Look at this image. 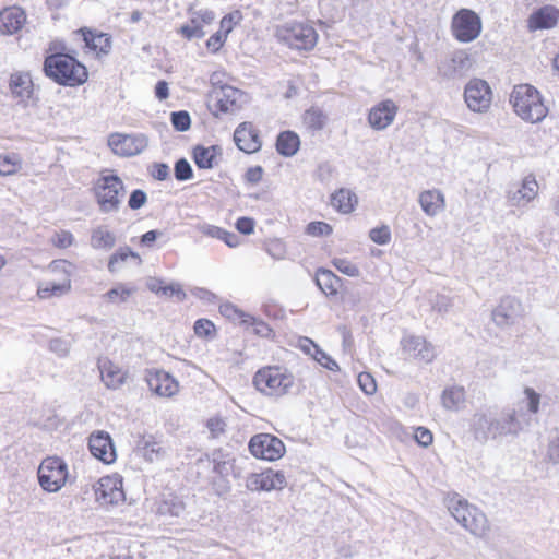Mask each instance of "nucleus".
<instances>
[{
	"instance_id": "nucleus-1",
	"label": "nucleus",
	"mask_w": 559,
	"mask_h": 559,
	"mask_svg": "<svg viewBox=\"0 0 559 559\" xmlns=\"http://www.w3.org/2000/svg\"><path fill=\"white\" fill-rule=\"evenodd\" d=\"M46 76L60 85L78 86L87 81L88 73L84 64L67 53H52L45 58Z\"/></svg>"
},
{
	"instance_id": "nucleus-2",
	"label": "nucleus",
	"mask_w": 559,
	"mask_h": 559,
	"mask_svg": "<svg viewBox=\"0 0 559 559\" xmlns=\"http://www.w3.org/2000/svg\"><path fill=\"white\" fill-rule=\"evenodd\" d=\"M510 104L515 114L526 122L538 123L548 114L540 93L530 84L515 85L510 95Z\"/></svg>"
},
{
	"instance_id": "nucleus-3",
	"label": "nucleus",
	"mask_w": 559,
	"mask_h": 559,
	"mask_svg": "<svg viewBox=\"0 0 559 559\" xmlns=\"http://www.w3.org/2000/svg\"><path fill=\"white\" fill-rule=\"evenodd\" d=\"M448 509L455 521L473 536L483 538L489 532L486 514L467 500L455 496L449 500Z\"/></svg>"
},
{
	"instance_id": "nucleus-4",
	"label": "nucleus",
	"mask_w": 559,
	"mask_h": 559,
	"mask_svg": "<svg viewBox=\"0 0 559 559\" xmlns=\"http://www.w3.org/2000/svg\"><path fill=\"white\" fill-rule=\"evenodd\" d=\"M274 36L280 43L296 50H311L318 41L314 27L299 21H288L277 25Z\"/></svg>"
},
{
	"instance_id": "nucleus-5",
	"label": "nucleus",
	"mask_w": 559,
	"mask_h": 559,
	"mask_svg": "<svg viewBox=\"0 0 559 559\" xmlns=\"http://www.w3.org/2000/svg\"><path fill=\"white\" fill-rule=\"evenodd\" d=\"M294 383V376L280 366L263 367L253 377L255 389L267 396H283L289 392Z\"/></svg>"
},
{
	"instance_id": "nucleus-6",
	"label": "nucleus",
	"mask_w": 559,
	"mask_h": 559,
	"mask_svg": "<svg viewBox=\"0 0 559 559\" xmlns=\"http://www.w3.org/2000/svg\"><path fill=\"white\" fill-rule=\"evenodd\" d=\"M95 192L102 212H117L124 195V186L117 175L103 176L97 181Z\"/></svg>"
},
{
	"instance_id": "nucleus-7",
	"label": "nucleus",
	"mask_w": 559,
	"mask_h": 559,
	"mask_svg": "<svg viewBox=\"0 0 559 559\" xmlns=\"http://www.w3.org/2000/svg\"><path fill=\"white\" fill-rule=\"evenodd\" d=\"M68 467L63 460L57 456L46 457L38 467V481L48 492H57L64 486Z\"/></svg>"
},
{
	"instance_id": "nucleus-8",
	"label": "nucleus",
	"mask_w": 559,
	"mask_h": 559,
	"mask_svg": "<svg viewBox=\"0 0 559 559\" xmlns=\"http://www.w3.org/2000/svg\"><path fill=\"white\" fill-rule=\"evenodd\" d=\"M481 32L480 17L472 10L461 9L452 19L453 36L461 43H469Z\"/></svg>"
},
{
	"instance_id": "nucleus-9",
	"label": "nucleus",
	"mask_w": 559,
	"mask_h": 559,
	"mask_svg": "<svg viewBox=\"0 0 559 559\" xmlns=\"http://www.w3.org/2000/svg\"><path fill=\"white\" fill-rule=\"evenodd\" d=\"M464 100L472 111L487 112L492 102L491 87L485 80L472 79L464 88Z\"/></svg>"
},
{
	"instance_id": "nucleus-10",
	"label": "nucleus",
	"mask_w": 559,
	"mask_h": 559,
	"mask_svg": "<svg viewBox=\"0 0 559 559\" xmlns=\"http://www.w3.org/2000/svg\"><path fill=\"white\" fill-rule=\"evenodd\" d=\"M249 450L257 459L276 461L284 455L285 445L280 438L273 435L259 433L250 439Z\"/></svg>"
},
{
	"instance_id": "nucleus-11",
	"label": "nucleus",
	"mask_w": 559,
	"mask_h": 559,
	"mask_svg": "<svg viewBox=\"0 0 559 559\" xmlns=\"http://www.w3.org/2000/svg\"><path fill=\"white\" fill-rule=\"evenodd\" d=\"M286 485L285 474L272 468L261 473H252L246 479V487L250 491L282 490Z\"/></svg>"
},
{
	"instance_id": "nucleus-12",
	"label": "nucleus",
	"mask_w": 559,
	"mask_h": 559,
	"mask_svg": "<svg viewBox=\"0 0 559 559\" xmlns=\"http://www.w3.org/2000/svg\"><path fill=\"white\" fill-rule=\"evenodd\" d=\"M148 141L144 134H111L108 145L116 155L134 156L147 147Z\"/></svg>"
},
{
	"instance_id": "nucleus-13",
	"label": "nucleus",
	"mask_w": 559,
	"mask_h": 559,
	"mask_svg": "<svg viewBox=\"0 0 559 559\" xmlns=\"http://www.w3.org/2000/svg\"><path fill=\"white\" fill-rule=\"evenodd\" d=\"M94 490L96 500L102 504H117L124 500L122 478L117 474L102 477Z\"/></svg>"
},
{
	"instance_id": "nucleus-14",
	"label": "nucleus",
	"mask_w": 559,
	"mask_h": 559,
	"mask_svg": "<svg viewBox=\"0 0 559 559\" xmlns=\"http://www.w3.org/2000/svg\"><path fill=\"white\" fill-rule=\"evenodd\" d=\"M471 430L475 439L480 442L501 437L498 417L490 412L475 413L472 418Z\"/></svg>"
},
{
	"instance_id": "nucleus-15",
	"label": "nucleus",
	"mask_w": 559,
	"mask_h": 559,
	"mask_svg": "<svg viewBox=\"0 0 559 559\" xmlns=\"http://www.w3.org/2000/svg\"><path fill=\"white\" fill-rule=\"evenodd\" d=\"M402 350L412 359L430 364L436 357V350L426 338L416 335H404L401 340Z\"/></svg>"
},
{
	"instance_id": "nucleus-16",
	"label": "nucleus",
	"mask_w": 559,
	"mask_h": 559,
	"mask_svg": "<svg viewBox=\"0 0 559 559\" xmlns=\"http://www.w3.org/2000/svg\"><path fill=\"white\" fill-rule=\"evenodd\" d=\"M523 316L522 304L514 297H504L492 311V320L500 328H508L519 322Z\"/></svg>"
},
{
	"instance_id": "nucleus-17",
	"label": "nucleus",
	"mask_w": 559,
	"mask_h": 559,
	"mask_svg": "<svg viewBox=\"0 0 559 559\" xmlns=\"http://www.w3.org/2000/svg\"><path fill=\"white\" fill-rule=\"evenodd\" d=\"M88 449L94 457L105 464H111L116 461V449L110 435L106 431L98 430L91 433Z\"/></svg>"
},
{
	"instance_id": "nucleus-18",
	"label": "nucleus",
	"mask_w": 559,
	"mask_h": 559,
	"mask_svg": "<svg viewBox=\"0 0 559 559\" xmlns=\"http://www.w3.org/2000/svg\"><path fill=\"white\" fill-rule=\"evenodd\" d=\"M397 109L396 104L391 99L380 102L369 110L370 127L377 131L385 130L393 123Z\"/></svg>"
},
{
	"instance_id": "nucleus-19",
	"label": "nucleus",
	"mask_w": 559,
	"mask_h": 559,
	"mask_svg": "<svg viewBox=\"0 0 559 559\" xmlns=\"http://www.w3.org/2000/svg\"><path fill=\"white\" fill-rule=\"evenodd\" d=\"M146 382L151 391L159 396L170 397L178 392L177 380L164 370H153L147 373Z\"/></svg>"
},
{
	"instance_id": "nucleus-20",
	"label": "nucleus",
	"mask_w": 559,
	"mask_h": 559,
	"mask_svg": "<svg viewBox=\"0 0 559 559\" xmlns=\"http://www.w3.org/2000/svg\"><path fill=\"white\" fill-rule=\"evenodd\" d=\"M234 141L240 151L248 154L258 152L262 145L259 132L251 122H242L237 127Z\"/></svg>"
},
{
	"instance_id": "nucleus-21",
	"label": "nucleus",
	"mask_w": 559,
	"mask_h": 559,
	"mask_svg": "<svg viewBox=\"0 0 559 559\" xmlns=\"http://www.w3.org/2000/svg\"><path fill=\"white\" fill-rule=\"evenodd\" d=\"M472 67V61L464 51L455 52L450 59L442 61L438 71L445 79H457L465 75Z\"/></svg>"
},
{
	"instance_id": "nucleus-22",
	"label": "nucleus",
	"mask_w": 559,
	"mask_h": 559,
	"mask_svg": "<svg viewBox=\"0 0 559 559\" xmlns=\"http://www.w3.org/2000/svg\"><path fill=\"white\" fill-rule=\"evenodd\" d=\"M559 20V10L554 5H544L535 10L527 19L530 32L554 28Z\"/></svg>"
},
{
	"instance_id": "nucleus-23",
	"label": "nucleus",
	"mask_w": 559,
	"mask_h": 559,
	"mask_svg": "<svg viewBox=\"0 0 559 559\" xmlns=\"http://www.w3.org/2000/svg\"><path fill=\"white\" fill-rule=\"evenodd\" d=\"M242 94L239 90L224 85L214 88L211 93V99L216 103V107L221 112H235L239 109L238 102Z\"/></svg>"
},
{
	"instance_id": "nucleus-24",
	"label": "nucleus",
	"mask_w": 559,
	"mask_h": 559,
	"mask_svg": "<svg viewBox=\"0 0 559 559\" xmlns=\"http://www.w3.org/2000/svg\"><path fill=\"white\" fill-rule=\"evenodd\" d=\"M26 22L25 12L17 7L4 9L0 12V32L12 35L22 29Z\"/></svg>"
},
{
	"instance_id": "nucleus-25",
	"label": "nucleus",
	"mask_w": 559,
	"mask_h": 559,
	"mask_svg": "<svg viewBox=\"0 0 559 559\" xmlns=\"http://www.w3.org/2000/svg\"><path fill=\"white\" fill-rule=\"evenodd\" d=\"M33 80L28 72H15L10 76L9 87L13 97L26 105L33 95Z\"/></svg>"
},
{
	"instance_id": "nucleus-26",
	"label": "nucleus",
	"mask_w": 559,
	"mask_h": 559,
	"mask_svg": "<svg viewBox=\"0 0 559 559\" xmlns=\"http://www.w3.org/2000/svg\"><path fill=\"white\" fill-rule=\"evenodd\" d=\"M421 210L428 216H436L445 207L443 193L438 189L425 190L418 197Z\"/></svg>"
},
{
	"instance_id": "nucleus-27",
	"label": "nucleus",
	"mask_w": 559,
	"mask_h": 559,
	"mask_svg": "<svg viewBox=\"0 0 559 559\" xmlns=\"http://www.w3.org/2000/svg\"><path fill=\"white\" fill-rule=\"evenodd\" d=\"M538 194V183L534 175H528L522 180L521 187L510 193L509 199L514 205H525L532 202Z\"/></svg>"
},
{
	"instance_id": "nucleus-28",
	"label": "nucleus",
	"mask_w": 559,
	"mask_h": 559,
	"mask_svg": "<svg viewBox=\"0 0 559 559\" xmlns=\"http://www.w3.org/2000/svg\"><path fill=\"white\" fill-rule=\"evenodd\" d=\"M100 378L108 389L120 388L126 380L127 373L110 360H102L98 365Z\"/></svg>"
},
{
	"instance_id": "nucleus-29",
	"label": "nucleus",
	"mask_w": 559,
	"mask_h": 559,
	"mask_svg": "<svg viewBox=\"0 0 559 559\" xmlns=\"http://www.w3.org/2000/svg\"><path fill=\"white\" fill-rule=\"evenodd\" d=\"M466 392L461 385L447 386L441 394V404L447 411L459 412L465 407Z\"/></svg>"
},
{
	"instance_id": "nucleus-30",
	"label": "nucleus",
	"mask_w": 559,
	"mask_h": 559,
	"mask_svg": "<svg viewBox=\"0 0 559 559\" xmlns=\"http://www.w3.org/2000/svg\"><path fill=\"white\" fill-rule=\"evenodd\" d=\"M331 204L340 213L349 214L358 204V197L349 189L341 188L331 195Z\"/></svg>"
},
{
	"instance_id": "nucleus-31",
	"label": "nucleus",
	"mask_w": 559,
	"mask_h": 559,
	"mask_svg": "<svg viewBox=\"0 0 559 559\" xmlns=\"http://www.w3.org/2000/svg\"><path fill=\"white\" fill-rule=\"evenodd\" d=\"M300 146V140L297 133L293 131H283L276 140L277 152L286 157L294 156Z\"/></svg>"
},
{
	"instance_id": "nucleus-32",
	"label": "nucleus",
	"mask_w": 559,
	"mask_h": 559,
	"mask_svg": "<svg viewBox=\"0 0 559 559\" xmlns=\"http://www.w3.org/2000/svg\"><path fill=\"white\" fill-rule=\"evenodd\" d=\"M146 461H158L165 455V450L153 436H143L136 443Z\"/></svg>"
},
{
	"instance_id": "nucleus-33",
	"label": "nucleus",
	"mask_w": 559,
	"mask_h": 559,
	"mask_svg": "<svg viewBox=\"0 0 559 559\" xmlns=\"http://www.w3.org/2000/svg\"><path fill=\"white\" fill-rule=\"evenodd\" d=\"M186 506L183 501L171 493L164 495L158 502L157 512L165 516H180L185 512Z\"/></svg>"
},
{
	"instance_id": "nucleus-34",
	"label": "nucleus",
	"mask_w": 559,
	"mask_h": 559,
	"mask_svg": "<svg viewBox=\"0 0 559 559\" xmlns=\"http://www.w3.org/2000/svg\"><path fill=\"white\" fill-rule=\"evenodd\" d=\"M316 283L326 296L336 295L341 285V278L332 271L322 269L317 272Z\"/></svg>"
},
{
	"instance_id": "nucleus-35",
	"label": "nucleus",
	"mask_w": 559,
	"mask_h": 559,
	"mask_svg": "<svg viewBox=\"0 0 559 559\" xmlns=\"http://www.w3.org/2000/svg\"><path fill=\"white\" fill-rule=\"evenodd\" d=\"M302 123L310 132L321 131L328 123V116L322 109L311 107L302 115Z\"/></svg>"
},
{
	"instance_id": "nucleus-36",
	"label": "nucleus",
	"mask_w": 559,
	"mask_h": 559,
	"mask_svg": "<svg viewBox=\"0 0 559 559\" xmlns=\"http://www.w3.org/2000/svg\"><path fill=\"white\" fill-rule=\"evenodd\" d=\"M217 146H197L193 150V159L199 168L211 169L216 164Z\"/></svg>"
},
{
	"instance_id": "nucleus-37",
	"label": "nucleus",
	"mask_w": 559,
	"mask_h": 559,
	"mask_svg": "<svg viewBox=\"0 0 559 559\" xmlns=\"http://www.w3.org/2000/svg\"><path fill=\"white\" fill-rule=\"evenodd\" d=\"M83 39L85 41L86 47H88L93 51L108 53L111 47L110 37H108V35L104 33L95 34L92 31H86L83 32Z\"/></svg>"
},
{
	"instance_id": "nucleus-38",
	"label": "nucleus",
	"mask_w": 559,
	"mask_h": 559,
	"mask_svg": "<svg viewBox=\"0 0 559 559\" xmlns=\"http://www.w3.org/2000/svg\"><path fill=\"white\" fill-rule=\"evenodd\" d=\"M501 436L516 435L522 430V421L515 411H508L498 417Z\"/></svg>"
},
{
	"instance_id": "nucleus-39",
	"label": "nucleus",
	"mask_w": 559,
	"mask_h": 559,
	"mask_svg": "<svg viewBox=\"0 0 559 559\" xmlns=\"http://www.w3.org/2000/svg\"><path fill=\"white\" fill-rule=\"evenodd\" d=\"M116 243L115 235L105 227L93 230L91 245L95 249H111Z\"/></svg>"
},
{
	"instance_id": "nucleus-40",
	"label": "nucleus",
	"mask_w": 559,
	"mask_h": 559,
	"mask_svg": "<svg viewBox=\"0 0 559 559\" xmlns=\"http://www.w3.org/2000/svg\"><path fill=\"white\" fill-rule=\"evenodd\" d=\"M22 168V159L17 154L0 155V176H12Z\"/></svg>"
},
{
	"instance_id": "nucleus-41",
	"label": "nucleus",
	"mask_w": 559,
	"mask_h": 559,
	"mask_svg": "<svg viewBox=\"0 0 559 559\" xmlns=\"http://www.w3.org/2000/svg\"><path fill=\"white\" fill-rule=\"evenodd\" d=\"M71 288L70 281H66L62 284L57 283H46L38 287L37 295L41 299L49 298L51 296H61L68 293Z\"/></svg>"
},
{
	"instance_id": "nucleus-42",
	"label": "nucleus",
	"mask_w": 559,
	"mask_h": 559,
	"mask_svg": "<svg viewBox=\"0 0 559 559\" xmlns=\"http://www.w3.org/2000/svg\"><path fill=\"white\" fill-rule=\"evenodd\" d=\"M204 25L199 17L193 16L189 23L182 25L179 33L187 39H199L205 35Z\"/></svg>"
},
{
	"instance_id": "nucleus-43",
	"label": "nucleus",
	"mask_w": 559,
	"mask_h": 559,
	"mask_svg": "<svg viewBox=\"0 0 559 559\" xmlns=\"http://www.w3.org/2000/svg\"><path fill=\"white\" fill-rule=\"evenodd\" d=\"M311 346L313 347L312 357L316 361H318L322 367L331 370L336 371L338 370L337 362L329 356L325 352H323L321 348H319L318 345H316L312 341L308 340Z\"/></svg>"
},
{
	"instance_id": "nucleus-44",
	"label": "nucleus",
	"mask_w": 559,
	"mask_h": 559,
	"mask_svg": "<svg viewBox=\"0 0 559 559\" xmlns=\"http://www.w3.org/2000/svg\"><path fill=\"white\" fill-rule=\"evenodd\" d=\"M134 288L127 287L123 284H119L116 287L111 288L105 294V297L110 302H124L128 298L134 293Z\"/></svg>"
},
{
	"instance_id": "nucleus-45",
	"label": "nucleus",
	"mask_w": 559,
	"mask_h": 559,
	"mask_svg": "<svg viewBox=\"0 0 559 559\" xmlns=\"http://www.w3.org/2000/svg\"><path fill=\"white\" fill-rule=\"evenodd\" d=\"M129 257L139 258V255L135 252H133L128 247L121 248L119 251L114 253L110 257L109 262H108V270H109V272H111V273L116 272L117 271V266L120 263L124 262Z\"/></svg>"
},
{
	"instance_id": "nucleus-46",
	"label": "nucleus",
	"mask_w": 559,
	"mask_h": 559,
	"mask_svg": "<svg viewBox=\"0 0 559 559\" xmlns=\"http://www.w3.org/2000/svg\"><path fill=\"white\" fill-rule=\"evenodd\" d=\"M524 401L526 402L527 411L531 414H537L539 412V405L542 396L533 388L525 386L523 390Z\"/></svg>"
},
{
	"instance_id": "nucleus-47",
	"label": "nucleus",
	"mask_w": 559,
	"mask_h": 559,
	"mask_svg": "<svg viewBox=\"0 0 559 559\" xmlns=\"http://www.w3.org/2000/svg\"><path fill=\"white\" fill-rule=\"evenodd\" d=\"M332 263L337 271L347 276L357 277L360 274L358 266L346 259L336 258Z\"/></svg>"
},
{
	"instance_id": "nucleus-48",
	"label": "nucleus",
	"mask_w": 559,
	"mask_h": 559,
	"mask_svg": "<svg viewBox=\"0 0 559 559\" xmlns=\"http://www.w3.org/2000/svg\"><path fill=\"white\" fill-rule=\"evenodd\" d=\"M369 238L377 245H386L391 241V230L386 225L372 228L369 231Z\"/></svg>"
},
{
	"instance_id": "nucleus-49",
	"label": "nucleus",
	"mask_w": 559,
	"mask_h": 559,
	"mask_svg": "<svg viewBox=\"0 0 559 559\" xmlns=\"http://www.w3.org/2000/svg\"><path fill=\"white\" fill-rule=\"evenodd\" d=\"M171 123L177 131H187L191 126L190 115L183 110L175 111L171 114Z\"/></svg>"
},
{
	"instance_id": "nucleus-50",
	"label": "nucleus",
	"mask_w": 559,
	"mask_h": 559,
	"mask_svg": "<svg viewBox=\"0 0 559 559\" xmlns=\"http://www.w3.org/2000/svg\"><path fill=\"white\" fill-rule=\"evenodd\" d=\"M193 176L192 167L185 158H180L175 164V177L179 181H186Z\"/></svg>"
},
{
	"instance_id": "nucleus-51",
	"label": "nucleus",
	"mask_w": 559,
	"mask_h": 559,
	"mask_svg": "<svg viewBox=\"0 0 559 559\" xmlns=\"http://www.w3.org/2000/svg\"><path fill=\"white\" fill-rule=\"evenodd\" d=\"M332 231L331 225L325 222H311L306 228V233L313 237L329 236Z\"/></svg>"
},
{
	"instance_id": "nucleus-52",
	"label": "nucleus",
	"mask_w": 559,
	"mask_h": 559,
	"mask_svg": "<svg viewBox=\"0 0 559 559\" xmlns=\"http://www.w3.org/2000/svg\"><path fill=\"white\" fill-rule=\"evenodd\" d=\"M359 388L367 394L372 395L377 391V383L374 378L368 372H361L358 374Z\"/></svg>"
},
{
	"instance_id": "nucleus-53",
	"label": "nucleus",
	"mask_w": 559,
	"mask_h": 559,
	"mask_svg": "<svg viewBox=\"0 0 559 559\" xmlns=\"http://www.w3.org/2000/svg\"><path fill=\"white\" fill-rule=\"evenodd\" d=\"M206 427L210 430L212 437L216 438L225 431L226 423L223 418L214 416L207 419Z\"/></svg>"
},
{
	"instance_id": "nucleus-54",
	"label": "nucleus",
	"mask_w": 559,
	"mask_h": 559,
	"mask_svg": "<svg viewBox=\"0 0 559 559\" xmlns=\"http://www.w3.org/2000/svg\"><path fill=\"white\" fill-rule=\"evenodd\" d=\"M146 193L141 189H136L132 191L128 201V205L131 210H139L146 203Z\"/></svg>"
},
{
	"instance_id": "nucleus-55",
	"label": "nucleus",
	"mask_w": 559,
	"mask_h": 559,
	"mask_svg": "<svg viewBox=\"0 0 559 559\" xmlns=\"http://www.w3.org/2000/svg\"><path fill=\"white\" fill-rule=\"evenodd\" d=\"M162 295L167 296V297H176L178 301H182L187 297L186 293L182 290L180 284H178V283H171L169 285H164Z\"/></svg>"
},
{
	"instance_id": "nucleus-56",
	"label": "nucleus",
	"mask_w": 559,
	"mask_h": 559,
	"mask_svg": "<svg viewBox=\"0 0 559 559\" xmlns=\"http://www.w3.org/2000/svg\"><path fill=\"white\" fill-rule=\"evenodd\" d=\"M193 329L198 336L205 337L214 331V324L210 320L199 319L195 321Z\"/></svg>"
},
{
	"instance_id": "nucleus-57",
	"label": "nucleus",
	"mask_w": 559,
	"mask_h": 559,
	"mask_svg": "<svg viewBox=\"0 0 559 559\" xmlns=\"http://www.w3.org/2000/svg\"><path fill=\"white\" fill-rule=\"evenodd\" d=\"M221 309V313L227 318H230V319H236V318H239L241 319L242 322L247 323L248 322V319H247V316L243 314L242 311H240L239 309H237L233 304H224L219 307Z\"/></svg>"
},
{
	"instance_id": "nucleus-58",
	"label": "nucleus",
	"mask_w": 559,
	"mask_h": 559,
	"mask_svg": "<svg viewBox=\"0 0 559 559\" xmlns=\"http://www.w3.org/2000/svg\"><path fill=\"white\" fill-rule=\"evenodd\" d=\"M414 437L418 444L425 448L429 447L433 440L431 431L425 427L416 428Z\"/></svg>"
},
{
	"instance_id": "nucleus-59",
	"label": "nucleus",
	"mask_w": 559,
	"mask_h": 559,
	"mask_svg": "<svg viewBox=\"0 0 559 559\" xmlns=\"http://www.w3.org/2000/svg\"><path fill=\"white\" fill-rule=\"evenodd\" d=\"M73 240V235L70 231L62 230L53 236L52 243L58 248H68Z\"/></svg>"
},
{
	"instance_id": "nucleus-60",
	"label": "nucleus",
	"mask_w": 559,
	"mask_h": 559,
	"mask_svg": "<svg viewBox=\"0 0 559 559\" xmlns=\"http://www.w3.org/2000/svg\"><path fill=\"white\" fill-rule=\"evenodd\" d=\"M49 348L51 352L56 353L60 357H64L68 355L70 350V344L61 338H53L49 343Z\"/></svg>"
},
{
	"instance_id": "nucleus-61",
	"label": "nucleus",
	"mask_w": 559,
	"mask_h": 559,
	"mask_svg": "<svg viewBox=\"0 0 559 559\" xmlns=\"http://www.w3.org/2000/svg\"><path fill=\"white\" fill-rule=\"evenodd\" d=\"M254 219L250 217H240L236 222V228L239 233L243 235H250L254 230Z\"/></svg>"
},
{
	"instance_id": "nucleus-62",
	"label": "nucleus",
	"mask_w": 559,
	"mask_h": 559,
	"mask_svg": "<svg viewBox=\"0 0 559 559\" xmlns=\"http://www.w3.org/2000/svg\"><path fill=\"white\" fill-rule=\"evenodd\" d=\"M197 229L203 235L216 239H219L223 234V228L211 224H200Z\"/></svg>"
},
{
	"instance_id": "nucleus-63",
	"label": "nucleus",
	"mask_w": 559,
	"mask_h": 559,
	"mask_svg": "<svg viewBox=\"0 0 559 559\" xmlns=\"http://www.w3.org/2000/svg\"><path fill=\"white\" fill-rule=\"evenodd\" d=\"M225 40L226 36L223 35L222 32H216L207 39L206 47L211 51L216 52L224 45Z\"/></svg>"
},
{
	"instance_id": "nucleus-64",
	"label": "nucleus",
	"mask_w": 559,
	"mask_h": 559,
	"mask_svg": "<svg viewBox=\"0 0 559 559\" xmlns=\"http://www.w3.org/2000/svg\"><path fill=\"white\" fill-rule=\"evenodd\" d=\"M547 456L554 464L559 463V437H555L550 440L548 444Z\"/></svg>"
}]
</instances>
